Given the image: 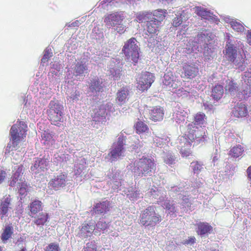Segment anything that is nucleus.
<instances>
[{"instance_id":"nucleus-1","label":"nucleus","mask_w":251,"mask_h":251,"mask_svg":"<svg viewBox=\"0 0 251 251\" xmlns=\"http://www.w3.org/2000/svg\"><path fill=\"white\" fill-rule=\"evenodd\" d=\"M193 121L187 126V137L189 139L193 140L196 138L197 145L207 141L206 132L205 129L200 128L205 127L207 124V117L204 113L198 112L193 116Z\"/></svg>"},{"instance_id":"nucleus-2","label":"nucleus","mask_w":251,"mask_h":251,"mask_svg":"<svg viewBox=\"0 0 251 251\" xmlns=\"http://www.w3.org/2000/svg\"><path fill=\"white\" fill-rule=\"evenodd\" d=\"M162 220L161 215L156 212V207L150 205L141 211L139 223L145 227L154 228Z\"/></svg>"},{"instance_id":"nucleus-3","label":"nucleus","mask_w":251,"mask_h":251,"mask_svg":"<svg viewBox=\"0 0 251 251\" xmlns=\"http://www.w3.org/2000/svg\"><path fill=\"white\" fill-rule=\"evenodd\" d=\"M155 167L154 160L143 156L129 164V169L135 176H146L151 172Z\"/></svg>"},{"instance_id":"nucleus-4","label":"nucleus","mask_w":251,"mask_h":251,"mask_svg":"<svg viewBox=\"0 0 251 251\" xmlns=\"http://www.w3.org/2000/svg\"><path fill=\"white\" fill-rule=\"evenodd\" d=\"M27 128V125L23 121H17L16 124L12 126L10 135L12 146L15 149L19 148V144L21 141H25Z\"/></svg>"},{"instance_id":"nucleus-5","label":"nucleus","mask_w":251,"mask_h":251,"mask_svg":"<svg viewBox=\"0 0 251 251\" xmlns=\"http://www.w3.org/2000/svg\"><path fill=\"white\" fill-rule=\"evenodd\" d=\"M49 107L47 111L49 120L51 124L59 126L63 122V106L57 101L51 100Z\"/></svg>"},{"instance_id":"nucleus-6","label":"nucleus","mask_w":251,"mask_h":251,"mask_svg":"<svg viewBox=\"0 0 251 251\" xmlns=\"http://www.w3.org/2000/svg\"><path fill=\"white\" fill-rule=\"evenodd\" d=\"M139 48L137 43L136 39L132 37L127 40L122 48V52L123 53L126 59L128 60H132L137 63L139 57Z\"/></svg>"},{"instance_id":"nucleus-7","label":"nucleus","mask_w":251,"mask_h":251,"mask_svg":"<svg viewBox=\"0 0 251 251\" xmlns=\"http://www.w3.org/2000/svg\"><path fill=\"white\" fill-rule=\"evenodd\" d=\"M154 76L149 72H142L136 77L137 88L144 92L147 90L154 82Z\"/></svg>"},{"instance_id":"nucleus-8","label":"nucleus","mask_w":251,"mask_h":251,"mask_svg":"<svg viewBox=\"0 0 251 251\" xmlns=\"http://www.w3.org/2000/svg\"><path fill=\"white\" fill-rule=\"evenodd\" d=\"M187 133L186 132L180 138V145L179 148V153L183 158H188L190 156H192L193 152L191 150L192 143L196 141V138L193 140L189 139L186 136ZM197 145L196 143L194 145Z\"/></svg>"},{"instance_id":"nucleus-9","label":"nucleus","mask_w":251,"mask_h":251,"mask_svg":"<svg viewBox=\"0 0 251 251\" xmlns=\"http://www.w3.org/2000/svg\"><path fill=\"white\" fill-rule=\"evenodd\" d=\"M236 48L232 44L226 45L225 56L229 61L234 63L236 65L242 66L245 62V58L241 55L237 57Z\"/></svg>"},{"instance_id":"nucleus-10","label":"nucleus","mask_w":251,"mask_h":251,"mask_svg":"<svg viewBox=\"0 0 251 251\" xmlns=\"http://www.w3.org/2000/svg\"><path fill=\"white\" fill-rule=\"evenodd\" d=\"M96 229V222L93 220L84 221L79 227V231L77 236L82 238L91 236Z\"/></svg>"},{"instance_id":"nucleus-11","label":"nucleus","mask_w":251,"mask_h":251,"mask_svg":"<svg viewBox=\"0 0 251 251\" xmlns=\"http://www.w3.org/2000/svg\"><path fill=\"white\" fill-rule=\"evenodd\" d=\"M183 72L181 75L182 78L192 79L195 78L199 73V69L194 64L185 63L182 66Z\"/></svg>"},{"instance_id":"nucleus-12","label":"nucleus","mask_w":251,"mask_h":251,"mask_svg":"<svg viewBox=\"0 0 251 251\" xmlns=\"http://www.w3.org/2000/svg\"><path fill=\"white\" fill-rule=\"evenodd\" d=\"M67 177V175L63 173L54 176L49 182V187L54 190L60 189L66 186Z\"/></svg>"},{"instance_id":"nucleus-13","label":"nucleus","mask_w":251,"mask_h":251,"mask_svg":"<svg viewBox=\"0 0 251 251\" xmlns=\"http://www.w3.org/2000/svg\"><path fill=\"white\" fill-rule=\"evenodd\" d=\"M124 140L122 137H119L117 143L113 145V149L110 151L112 161L115 160L118 157L122 156L124 148Z\"/></svg>"},{"instance_id":"nucleus-14","label":"nucleus","mask_w":251,"mask_h":251,"mask_svg":"<svg viewBox=\"0 0 251 251\" xmlns=\"http://www.w3.org/2000/svg\"><path fill=\"white\" fill-rule=\"evenodd\" d=\"M124 17L118 13H114L105 16L104 22L107 26H115L116 25L122 23Z\"/></svg>"},{"instance_id":"nucleus-15","label":"nucleus","mask_w":251,"mask_h":251,"mask_svg":"<svg viewBox=\"0 0 251 251\" xmlns=\"http://www.w3.org/2000/svg\"><path fill=\"white\" fill-rule=\"evenodd\" d=\"M149 118L154 122L162 120L164 115L163 108L160 106L152 107L149 110Z\"/></svg>"},{"instance_id":"nucleus-16","label":"nucleus","mask_w":251,"mask_h":251,"mask_svg":"<svg viewBox=\"0 0 251 251\" xmlns=\"http://www.w3.org/2000/svg\"><path fill=\"white\" fill-rule=\"evenodd\" d=\"M110 202L106 200L102 202L96 203L93 208V211L98 214L104 215L110 210Z\"/></svg>"},{"instance_id":"nucleus-17","label":"nucleus","mask_w":251,"mask_h":251,"mask_svg":"<svg viewBox=\"0 0 251 251\" xmlns=\"http://www.w3.org/2000/svg\"><path fill=\"white\" fill-rule=\"evenodd\" d=\"M48 165V161L45 158H37L34 161V164L31 167V171L34 172L36 174L47 169Z\"/></svg>"},{"instance_id":"nucleus-18","label":"nucleus","mask_w":251,"mask_h":251,"mask_svg":"<svg viewBox=\"0 0 251 251\" xmlns=\"http://www.w3.org/2000/svg\"><path fill=\"white\" fill-rule=\"evenodd\" d=\"M129 94V90L127 86L123 87L118 90L116 93V100L120 105L126 103Z\"/></svg>"},{"instance_id":"nucleus-19","label":"nucleus","mask_w":251,"mask_h":251,"mask_svg":"<svg viewBox=\"0 0 251 251\" xmlns=\"http://www.w3.org/2000/svg\"><path fill=\"white\" fill-rule=\"evenodd\" d=\"M196 232L199 235L210 234L213 230V227L207 222H200L197 224Z\"/></svg>"},{"instance_id":"nucleus-20","label":"nucleus","mask_w":251,"mask_h":251,"mask_svg":"<svg viewBox=\"0 0 251 251\" xmlns=\"http://www.w3.org/2000/svg\"><path fill=\"white\" fill-rule=\"evenodd\" d=\"M195 13L201 18L208 21H214L215 16L210 11H207L205 8L201 6L195 7Z\"/></svg>"},{"instance_id":"nucleus-21","label":"nucleus","mask_w":251,"mask_h":251,"mask_svg":"<svg viewBox=\"0 0 251 251\" xmlns=\"http://www.w3.org/2000/svg\"><path fill=\"white\" fill-rule=\"evenodd\" d=\"M28 208L29 215L32 218L34 217L35 215L42 210V202L39 200H35L30 203Z\"/></svg>"},{"instance_id":"nucleus-22","label":"nucleus","mask_w":251,"mask_h":251,"mask_svg":"<svg viewBox=\"0 0 251 251\" xmlns=\"http://www.w3.org/2000/svg\"><path fill=\"white\" fill-rule=\"evenodd\" d=\"M163 83L166 86H169L172 88L173 90L176 89L178 88L180 83V81L174 79V77L172 74H165L164 76Z\"/></svg>"},{"instance_id":"nucleus-23","label":"nucleus","mask_w":251,"mask_h":251,"mask_svg":"<svg viewBox=\"0 0 251 251\" xmlns=\"http://www.w3.org/2000/svg\"><path fill=\"white\" fill-rule=\"evenodd\" d=\"M160 24L155 20H153L151 18L146 24L145 30H147L150 35L154 34L159 30Z\"/></svg>"},{"instance_id":"nucleus-24","label":"nucleus","mask_w":251,"mask_h":251,"mask_svg":"<svg viewBox=\"0 0 251 251\" xmlns=\"http://www.w3.org/2000/svg\"><path fill=\"white\" fill-rule=\"evenodd\" d=\"M232 113L235 117L242 118L246 117L248 112L246 106L244 104L240 103L234 107Z\"/></svg>"},{"instance_id":"nucleus-25","label":"nucleus","mask_w":251,"mask_h":251,"mask_svg":"<svg viewBox=\"0 0 251 251\" xmlns=\"http://www.w3.org/2000/svg\"><path fill=\"white\" fill-rule=\"evenodd\" d=\"M10 203L11 199L9 197H7L1 200L0 204V215H1V219L8 213Z\"/></svg>"},{"instance_id":"nucleus-26","label":"nucleus","mask_w":251,"mask_h":251,"mask_svg":"<svg viewBox=\"0 0 251 251\" xmlns=\"http://www.w3.org/2000/svg\"><path fill=\"white\" fill-rule=\"evenodd\" d=\"M49 215L46 212H41L37 217H35V219L33 221V224L37 226H44L48 221Z\"/></svg>"},{"instance_id":"nucleus-27","label":"nucleus","mask_w":251,"mask_h":251,"mask_svg":"<svg viewBox=\"0 0 251 251\" xmlns=\"http://www.w3.org/2000/svg\"><path fill=\"white\" fill-rule=\"evenodd\" d=\"M225 89L226 93L230 95H234L238 92V85L232 80L228 79L226 81Z\"/></svg>"},{"instance_id":"nucleus-28","label":"nucleus","mask_w":251,"mask_h":251,"mask_svg":"<svg viewBox=\"0 0 251 251\" xmlns=\"http://www.w3.org/2000/svg\"><path fill=\"white\" fill-rule=\"evenodd\" d=\"M224 95V88L222 85H216L212 89L211 96L216 100H220Z\"/></svg>"},{"instance_id":"nucleus-29","label":"nucleus","mask_w":251,"mask_h":251,"mask_svg":"<svg viewBox=\"0 0 251 251\" xmlns=\"http://www.w3.org/2000/svg\"><path fill=\"white\" fill-rule=\"evenodd\" d=\"M244 151V148L241 145H237L230 149L228 155L232 158H237L242 155Z\"/></svg>"},{"instance_id":"nucleus-30","label":"nucleus","mask_w":251,"mask_h":251,"mask_svg":"<svg viewBox=\"0 0 251 251\" xmlns=\"http://www.w3.org/2000/svg\"><path fill=\"white\" fill-rule=\"evenodd\" d=\"M167 14V12L165 9L155 10L152 12V15L154 18L152 19L155 20L156 22L160 24L166 17Z\"/></svg>"},{"instance_id":"nucleus-31","label":"nucleus","mask_w":251,"mask_h":251,"mask_svg":"<svg viewBox=\"0 0 251 251\" xmlns=\"http://www.w3.org/2000/svg\"><path fill=\"white\" fill-rule=\"evenodd\" d=\"M134 128L136 133L138 134L145 133L149 130L148 126L142 121L136 122L134 125Z\"/></svg>"},{"instance_id":"nucleus-32","label":"nucleus","mask_w":251,"mask_h":251,"mask_svg":"<svg viewBox=\"0 0 251 251\" xmlns=\"http://www.w3.org/2000/svg\"><path fill=\"white\" fill-rule=\"evenodd\" d=\"M13 234V227L12 224L7 225L5 226L4 229L1 235V239L2 241L5 242L10 238Z\"/></svg>"},{"instance_id":"nucleus-33","label":"nucleus","mask_w":251,"mask_h":251,"mask_svg":"<svg viewBox=\"0 0 251 251\" xmlns=\"http://www.w3.org/2000/svg\"><path fill=\"white\" fill-rule=\"evenodd\" d=\"M88 70L87 66L82 62H77L74 67V75L75 76L82 75Z\"/></svg>"},{"instance_id":"nucleus-34","label":"nucleus","mask_w":251,"mask_h":251,"mask_svg":"<svg viewBox=\"0 0 251 251\" xmlns=\"http://www.w3.org/2000/svg\"><path fill=\"white\" fill-rule=\"evenodd\" d=\"M163 207L165 209L168 211V214L174 217L176 216V210L175 205L170 200L165 201L163 203Z\"/></svg>"},{"instance_id":"nucleus-35","label":"nucleus","mask_w":251,"mask_h":251,"mask_svg":"<svg viewBox=\"0 0 251 251\" xmlns=\"http://www.w3.org/2000/svg\"><path fill=\"white\" fill-rule=\"evenodd\" d=\"M102 82H100L99 79H94L91 80L89 86V89L92 92H99L103 90V86L101 85Z\"/></svg>"},{"instance_id":"nucleus-36","label":"nucleus","mask_w":251,"mask_h":251,"mask_svg":"<svg viewBox=\"0 0 251 251\" xmlns=\"http://www.w3.org/2000/svg\"><path fill=\"white\" fill-rule=\"evenodd\" d=\"M251 94V87L250 86L247 85L243 89L237 92L236 96L239 99H246L248 98Z\"/></svg>"},{"instance_id":"nucleus-37","label":"nucleus","mask_w":251,"mask_h":251,"mask_svg":"<svg viewBox=\"0 0 251 251\" xmlns=\"http://www.w3.org/2000/svg\"><path fill=\"white\" fill-rule=\"evenodd\" d=\"M151 14L147 12H142L137 14L136 21L139 23L143 22L147 23V21L151 19Z\"/></svg>"},{"instance_id":"nucleus-38","label":"nucleus","mask_w":251,"mask_h":251,"mask_svg":"<svg viewBox=\"0 0 251 251\" xmlns=\"http://www.w3.org/2000/svg\"><path fill=\"white\" fill-rule=\"evenodd\" d=\"M163 161L166 164L172 166L176 163L177 157L173 153L168 152L164 156Z\"/></svg>"},{"instance_id":"nucleus-39","label":"nucleus","mask_w":251,"mask_h":251,"mask_svg":"<svg viewBox=\"0 0 251 251\" xmlns=\"http://www.w3.org/2000/svg\"><path fill=\"white\" fill-rule=\"evenodd\" d=\"M191 164V168L194 174H199L203 169V164L199 161H193Z\"/></svg>"},{"instance_id":"nucleus-40","label":"nucleus","mask_w":251,"mask_h":251,"mask_svg":"<svg viewBox=\"0 0 251 251\" xmlns=\"http://www.w3.org/2000/svg\"><path fill=\"white\" fill-rule=\"evenodd\" d=\"M230 24L233 29L236 32H242L245 29L244 26L243 25L236 21H231L230 22Z\"/></svg>"},{"instance_id":"nucleus-41","label":"nucleus","mask_w":251,"mask_h":251,"mask_svg":"<svg viewBox=\"0 0 251 251\" xmlns=\"http://www.w3.org/2000/svg\"><path fill=\"white\" fill-rule=\"evenodd\" d=\"M21 182H18L19 192L20 195H25L28 189V185L27 183L25 181H21Z\"/></svg>"},{"instance_id":"nucleus-42","label":"nucleus","mask_w":251,"mask_h":251,"mask_svg":"<svg viewBox=\"0 0 251 251\" xmlns=\"http://www.w3.org/2000/svg\"><path fill=\"white\" fill-rule=\"evenodd\" d=\"M45 251H60L59 245L57 243H50L45 248Z\"/></svg>"},{"instance_id":"nucleus-43","label":"nucleus","mask_w":251,"mask_h":251,"mask_svg":"<svg viewBox=\"0 0 251 251\" xmlns=\"http://www.w3.org/2000/svg\"><path fill=\"white\" fill-rule=\"evenodd\" d=\"M52 56V52L50 49H46L44 51V54L41 59L42 63H46L49 61L50 58Z\"/></svg>"},{"instance_id":"nucleus-44","label":"nucleus","mask_w":251,"mask_h":251,"mask_svg":"<svg viewBox=\"0 0 251 251\" xmlns=\"http://www.w3.org/2000/svg\"><path fill=\"white\" fill-rule=\"evenodd\" d=\"M83 251H97V246L95 241H92L86 244V247L83 249Z\"/></svg>"},{"instance_id":"nucleus-45","label":"nucleus","mask_w":251,"mask_h":251,"mask_svg":"<svg viewBox=\"0 0 251 251\" xmlns=\"http://www.w3.org/2000/svg\"><path fill=\"white\" fill-rule=\"evenodd\" d=\"M110 75H112L115 79H118L121 76V70L119 67L112 68L110 69Z\"/></svg>"},{"instance_id":"nucleus-46","label":"nucleus","mask_w":251,"mask_h":251,"mask_svg":"<svg viewBox=\"0 0 251 251\" xmlns=\"http://www.w3.org/2000/svg\"><path fill=\"white\" fill-rule=\"evenodd\" d=\"M22 176V175L19 174L15 172V173H14L13 176L11 177L12 180L10 182V186L13 187L15 185L16 182L19 180H20V181H21V179H20V177Z\"/></svg>"},{"instance_id":"nucleus-47","label":"nucleus","mask_w":251,"mask_h":251,"mask_svg":"<svg viewBox=\"0 0 251 251\" xmlns=\"http://www.w3.org/2000/svg\"><path fill=\"white\" fill-rule=\"evenodd\" d=\"M96 226L98 228L104 230L108 228V225L105 221L101 220L99 221L97 224H96Z\"/></svg>"},{"instance_id":"nucleus-48","label":"nucleus","mask_w":251,"mask_h":251,"mask_svg":"<svg viewBox=\"0 0 251 251\" xmlns=\"http://www.w3.org/2000/svg\"><path fill=\"white\" fill-rule=\"evenodd\" d=\"M115 30L120 34H123L126 31V27L122 23H120L116 25Z\"/></svg>"},{"instance_id":"nucleus-49","label":"nucleus","mask_w":251,"mask_h":251,"mask_svg":"<svg viewBox=\"0 0 251 251\" xmlns=\"http://www.w3.org/2000/svg\"><path fill=\"white\" fill-rule=\"evenodd\" d=\"M182 23V18L180 16L179 17H175L173 20L172 25L175 27H177L179 26Z\"/></svg>"},{"instance_id":"nucleus-50","label":"nucleus","mask_w":251,"mask_h":251,"mask_svg":"<svg viewBox=\"0 0 251 251\" xmlns=\"http://www.w3.org/2000/svg\"><path fill=\"white\" fill-rule=\"evenodd\" d=\"M176 93L179 97H185L188 95L189 92L185 90L183 88H181L176 90Z\"/></svg>"},{"instance_id":"nucleus-51","label":"nucleus","mask_w":251,"mask_h":251,"mask_svg":"<svg viewBox=\"0 0 251 251\" xmlns=\"http://www.w3.org/2000/svg\"><path fill=\"white\" fill-rule=\"evenodd\" d=\"M79 96V92L76 90L73 93L71 94V95L69 96V98L73 100H78Z\"/></svg>"},{"instance_id":"nucleus-52","label":"nucleus","mask_w":251,"mask_h":251,"mask_svg":"<svg viewBox=\"0 0 251 251\" xmlns=\"http://www.w3.org/2000/svg\"><path fill=\"white\" fill-rule=\"evenodd\" d=\"M196 238L194 236L189 237L188 239L185 240L183 242L184 245H192L195 243Z\"/></svg>"},{"instance_id":"nucleus-53","label":"nucleus","mask_w":251,"mask_h":251,"mask_svg":"<svg viewBox=\"0 0 251 251\" xmlns=\"http://www.w3.org/2000/svg\"><path fill=\"white\" fill-rule=\"evenodd\" d=\"M42 138L43 139H45L46 141H48L52 138V136L50 133L45 131L42 135Z\"/></svg>"},{"instance_id":"nucleus-54","label":"nucleus","mask_w":251,"mask_h":251,"mask_svg":"<svg viewBox=\"0 0 251 251\" xmlns=\"http://www.w3.org/2000/svg\"><path fill=\"white\" fill-rule=\"evenodd\" d=\"M6 173L4 171H0V184L4 180L5 177Z\"/></svg>"},{"instance_id":"nucleus-55","label":"nucleus","mask_w":251,"mask_h":251,"mask_svg":"<svg viewBox=\"0 0 251 251\" xmlns=\"http://www.w3.org/2000/svg\"><path fill=\"white\" fill-rule=\"evenodd\" d=\"M182 200L183 201V203L185 204L190 203L188 196L187 197L186 196H183L182 198Z\"/></svg>"},{"instance_id":"nucleus-56","label":"nucleus","mask_w":251,"mask_h":251,"mask_svg":"<svg viewBox=\"0 0 251 251\" xmlns=\"http://www.w3.org/2000/svg\"><path fill=\"white\" fill-rule=\"evenodd\" d=\"M23 168H24V167L23 165H20V166H18L16 172L19 174H21L22 175L23 174Z\"/></svg>"},{"instance_id":"nucleus-57","label":"nucleus","mask_w":251,"mask_h":251,"mask_svg":"<svg viewBox=\"0 0 251 251\" xmlns=\"http://www.w3.org/2000/svg\"><path fill=\"white\" fill-rule=\"evenodd\" d=\"M247 173L248 178L251 180V165L247 170Z\"/></svg>"},{"instance_id":"nucleus-58","label":"nucleus","mask_w":251,"mask_h":251,"mask_svg":"<svg viewBox=\"0 0 251 251\" xmlns=\"http://www.w3.org/2000/svg\"><path fill=\"white\" fill-rule=\"evenodd\" d=\"M248 43L251 46V34H250L248 37Z\"/></svg>"},{"instance_id":"nucleus-59","label":"nucleus","mask_w":251,"mask_h":251,"mask_svg":"<svg viewBox=\"0 0 251 251\" xmlns=\"http://www.w3.org/2000/svg\"><path fill=\"white\" fill-rule=\"evenodd\" d=\"M26 251V249L25 248H23L20 251Z\"/></svg>"},{"instance_id":"nucleus-60","label":"nucleus","mask_w":251,"mask_h":251,"mask_svg":"<svg viewBox=\"0 0 251 251\" xmlns=\"http://www.w3.org/2000/svg\"><path fill=\"white\" fill-rule=\"evenodd\" d=\"M215 157H214L213 158V160L214 161L215 160H216V158H215Z\"/></svg>"},{"instance_id":"nucleus-61","label":"nucleus","mask_w":251,"mask_h":251,"mask_svg":"<svg viewBox=\"0 0 251 251\" xmlns=\"http://www.w3.org/2000/svg\"><path fill=\"white\" fill-rule=\"evenodd\" d=\"M215 157H214L213 158V160L214 161L215 160H216V158H215Z\"/></svg>"},{"instance_id":"nucleus-62","label":"nucleus","mask_w":251,"mask_h":251,"mask_svg":"<svg viewBox=\"0 0 251 251\" xmlns=\"http://www.w3.org/2000/svg\"><path fill=\"white\" fill-rule=\"evenodd\" d=\"M187 53H190L191 51L187 52Z\"/></svg>"},{"instance_id":"nucleus-63","label":"nucleus","mask_w":251,"mask_h":251,"mask_svg":"<svg viewBox=\"0 0 251 251\" xmlns=\"http://www.w3.org/2000/svg\"><path fill=\"white\" fill-rule=\"evenodd\" d=\"M204 106H205V107H206V104H204Z\"/></svg>"}]
</instances>
